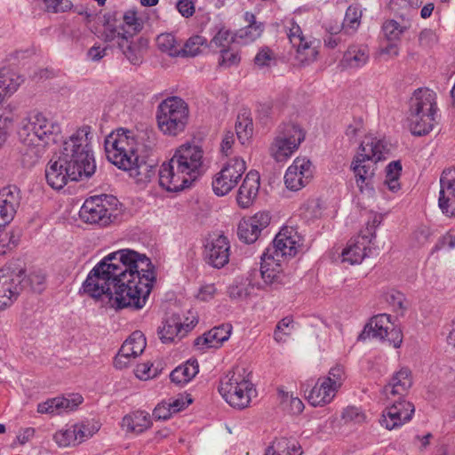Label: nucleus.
Wrapping results in <instances>:
<instances>
[{
  "label": "nucleus",
  "instance_id": "nucleus-1",
  "mask_svg": "<svg viewBox=\"0 0 455 455\" xmlns=\"http://www.w3.org/2000/svg\"><path fill=\"white\" fill-rule=\"evenodd\" d=\"M156 280L151 260L133 250L105 256L88 274L81 291L93 299H106L116 308H142Z\"/></svg>",
  "mask_w": 455,
  "mask_h": 455
},
{
  "label": "nucleus",
  "instance_id": "nucleus-2",
  "mask_svg": "<svg viewBox=\"0 0 455 455\" xmlns=\"http://www.w3.org/2000/svg\"><path fill=\"white\" fill-rule=\"evenodd\" d=\"M92 128L84 125L77 129L48 162L45 178L53 189L63 188L68 181L91 178L96 171V164L91 147Z\"/></svg>",
  "mask_w": 455,
  "mask_h": 455
},
{
  "label": "nucleus",
  "instance_id": "nucleus-3",
  "mask_svg": "<svg viewBox=\"0 0 455 455\" xmlns=\"http://www.w3.org/2000/svg\"><path fill=\"white\" fill-rule=\"evenodd\" d=\"M61 133L58 122L47 118L43 113L33 111L24 117L18 131L21 143V162L30 168L39 163L50 144L56 143Z\"/></svg>",
  "mask_w": 455,
  "mask_h": 455
},
{
  "label": "nucleus",
  "instance_id": "nucleus-4",
  "mask_svg": "<svg viewBox=\"0 0 455 455\" xmlns=\"http://www.w3.org/2000/svg\"><path fill=\"white\" fill-rule=\"evenodd\" d=\"M389 150L388 144L376 137L367 136L361 142L350 165L355 184L361 192L373 191L375 164L385 159Z\"/></svg>",
  "mask_w": 455,
  "mask_h": 455
},
{
  "label": "nucleus",
  "instance_id": "nucleus-5",
  "mask_svg": "<svg viewBox=\"0 0 455 455\" xmlns=\"http://www.w3.org/2000/svg\"><path fill=\"white\" fill-rule=\"evenodd\" d=\"M436 94L430 89L416 90L410 100L409 126L411 133L422 136L429 133L435 121Z\"/></svg>",
  "mask_w": 455,
  "mask_h": 455
},
{
  "label": "nucleus",
  "instance_id": "nucleus-6",
  "mask_svg": "<svg viewBox=\"0 0 455 455\" xmlns=\"http://www.w3.org/2000/svg\"><path fill=\"white\" fill-rule=\"evenodd\" d=\"M250 374L244 367L236 366L220 380L219 392L230 406L244 409L249 405L255 393Z\"/></svg>",
  "mask_w": 455,
  "mask_h": 455
},
{
  "label": "nucleus",
  "instance_id": "nucleus-7",
  "mask_svg": "<svg viewBox=\"0 0 455 455\" xmlns=\"http://www.w3.org/2000/svg\"><path fill=\"white\" fill-rule=\"evenodd\" d=\"M188 104L180 97H168L156 109V121L159 130L168 136H177L183 132L188 122Z\"/></svg>",
  "mask_w": 455,
  "mask_h": 455
},
{
  "label": "nucleus",
  "instance_id": "nucleus-8",
  "mask_svg": "<svg viewBox=\"0 0 455 455\" xmlns=\"http://www.w3.org/2000/svg\"><path fill=\"white\" fill-rule=\"evenodd\" d=\"M304 130L294 123L281 124L269 147L270 156L277 162L290 158L304 141Z\"/></svg>",
  "mask_w": 455,
  "mask_h": 455
},
{
  "label": "nucleus",
  "instance_id": "nucleus-9",
  "mask_svg": "<svg viewBox=\"0 0 455 455\" xmlns=\"http://www.w3.org/2000/svg\"><path fill=\"white\" fill-rule=\"evenodd\" d=\"M282 259L275 256L263 253L260 268L253 269L249 273L248 280L252 287L265 289L271 287L277 289L284 284L285 275L282 267Z\"/></svg>",
  "mask_w": 455,
  "mask_h": 455
},
{
  "label": "nucleus",
  "instance_id": "nucleus-10",
  "mask_svg": "<svg viewBox=\"0 0 455 455\" xmlns=\"http://www.w3.org/2000/svg\"><path fill=\"white\" fill-rule=\"evenodd\" d=\"M25 288V270L15 265L0 268V310L11 307Z\"/></svg>",
  "mask_w": 455,
  "mask_h": 455
},
{
  "label": "nucleus",
  "instance_id": "nucleus-11",
  "mask_svg": "<svg viewBox=\"0 0 455 455\" xmlns=\"http://www.w3.org/2000/svg\"><path fill=\"white\" fill-rule=\"evenodd\" d=\"M116 203L117 199L111 196H92L84 203L80 217L87 223L107 226L112 221V217L116 218L113 205Z\"/></svg>",
  "mask_w": 455,
  "mask_h": 455
},
{
  "label": "nucleus",
  "instance_id": "nucleus-12",
  "mask_svg": "<svg viewBox=\"0 0 455 455\" xmlns=\"http://www.w3.org/2000/svg\"><path fill=\"white\" fill-rule=\"evenodd\" d=\"M246 170L243 159L235 157L229 160L214 176L212 190L218 196L228 194L238 183Z\"/></svg>",
  "mask_w": 455,
  "mask_h": 455
},
{
  "label": "nucleus",
  "instance_id": "nucleus-13",
  "mask_svg": "<svg viewBox=\"0 0 455 455\" xmlns=\"http://www.w3.org/2000/svg\"><path fill=\"white\" fill-rule=\"evenodd\" d=\"M301 245L302 239L298 232L292 228L285 227L275 235L272 246L267 247L264 253L283 261L293 258Z\"/></svg>",
  "mask_w": 455,
  "mask_h": 455
},
{
  "label": "nucleus",
  "instance_id": "nucleus-14",
  "mask_svg": "<svg viewBox=\"0 0 455 455\" xmlns=\"http://www.w3.org/2000/svg\"><path fill=\"white\" fill-rule=\"evenodd\" d=\"M172 157L159 169V185L170 192H179L189 188L196 180L188 174Z\"/></svg>",
  "mask_w": 455,
  "mask_h": 455
},
{
  "label": "nucleus",
  "instance_id": "nucleus-15",
  "mask_svg": "<svg viewBox=\"0 0 455 455\" xmlns=\"http://www.w3.org/2000/svg\"><path fill=\"white\" fill-rule=\"evenodd\" d=\"M379 221L374 218L371 223H368L366 229L351 239L347 246L342 251V261L351 265L360 264L367 256V247L376 237L375 229Z\"/></svg>",
  "mask_w": 455,
  "mask_h": 455
},
{
  "label": "nucleus",
  "instance_id": "nucleus-16",
  "mask_svg": "<svg viewBox=\"0 0 455 455\" xmlns=\"http://www.w3.org/2000/svg\"><path fill=\"white\" fill-rule=\"evenodd\" d=\"M173 160L196 180L204 172V151L200 146L183 144L175 152Z\"/></svg>",
  "mask_w": 455,
  "mask_h": 455
},
{
  "label": "nucleus",
  "instance_id": "nucleus-17",
  "mask_svg": "<svg viewBox=\"0 0 455 455\" xmlns=\"http://www.w3.org/2000/svg\"><path fill=\"white\" fill-rule=\"evenodd\" d=\"M104 148L107 158H116L120 152L137 151L138 142L132 131L118 128L105 138Z\"/></svg>",
  "mask_w": 455,
  "mask_h": 455
},
{
  "label": "nucleus",
  "instance_id": "nucleus-18",
  "mask_svg": "<svg viewBox=\"0 0 455 455\" xmlns=\"http://www.w3.org/2000/svg\"><path fill=\"white\" fill-rule=\"evenodd\" d=\"M229 256L230 244L225 235H219L206 240L204 245V259L208 265L221 268L228 263Z\"/></svg>",
  "mask_w": 455,
  "mask_h": 455
},
{
  "label": "nucleus",
  "instance_id": "nucleus-19",
  "mask_svg": "<svg viewBox=\"0 0 455 455\" xmlns=\"http://www.w3.org/2000/svg\"><path fill=\"white\" fill-rule=\"evenodd\" d=\"M313 178L312 164L307 158L297 157L284 174V183L288 189L298 191Z\"/></svg>",
  "mask_w": 455,
  "mask_h": 455
},
{
  "label": "nucleus",
  "instance_id": "nucleus-20",
  "mask_svg": "<svg viewBox=\"0 0 455 455\" xmlns=\"http://www.w3.org/2000/svg\"><path fill=\"white\" fill-rule=\"evenodd\" d=\"M270 216L267 212H261L248 219L240 220L237 228L239 239L246 243H254L260 232L270 223Z\"/></svg>",
  "mask_w": 455,
  "mask_h": 455
},
{
  "label": "nucleus",
  "instance_id": "nucleus-21",
  "mask_svg": "<svg viewBox=\"0 0 455 455\" xmlns=\"http://www.w3.org/2000/svg\"><path fill=\"white\" fill-rule=\"evenodd\" d=\"M455 170L444 169L440 178V191L438 205L442 212L451 217L455 214V209L451 208L450 202L455 197Z\"/></svg>",
  "mask_w": 455,
  "mask_h": 455
},
{
  "label": "nucleus",
  "instance_id": "nucleus-22",
  "mask_svg": "<svg viewBox=\"0 0 455 455\" xmlns=\"http://www.w3.org/2000/svg\"><path fill=\"white\" fill-rule=\"evenodd\" d=\"M20 201V189L16 186H8L0 190V228L12 220Z\"/></svg>",
  "mask_w": 455,
  "mask_h": 455
},
{
  "label": "nucleus",
  "instance_id": "nucleus-23",
  "mask_svg": "<svg viewBox=\"0 0 455 455\" xmlns=\"http://www.w3.org/2000/svg\"><path fill=\"white\" fill-rule=\"evenodd\" d=\"M132 38V35H128L125 39L121 40L117 48L132 65L140 66L142 64L144 54L148 48V40L143 36L136 41Z\"/></svg>",
  "mask_w": 455,
  "mask_h": 455
},
{
  "label": "nucleus",
  "instance_id": "nucleus-24",
  "mask_svg": "<svg viewBox=\"0 0 455 455\" xmlns=\"http://www.w3.org/2000/svg\"><path fill=\"white\" fill-rule=\"evenodd\" d=\"M83 402V397L73 394L68 397H54L37 405V412L46 414H60L62 411L75 410Z\"/></svg>",
  "mask_w": 455,
  "mask_h": 455
},
{
  "label": "nucleus",
  "instance_id": "nucleus-25",
  "mask_svg": "<svg viewBox=\"0 0 455 455\" xmlns=\"http://www.w3.org/2000/svg\"><path fill=\"white\" fill-rule=\"evenodd\" d=\"M411 385V371L408 368H402L393 375L388 384L384 387L383 393L387 400L395 396L403 397Z\"/></svg>",
  "mask_w": 455,
  "mask_h": 455
},
{
  "label": "nucleus",
  "instance_id": "nucleus-26",
  "mask_svg": "<svg viewBox=\"0 0 455 455\" xmlns=\"http://www.w3.org/2000/svg\"><path fill=\"white\" fill-rule=\"evenodd\" d=\"M393 326L391 316L387 314H379L371 318L358 336V340H365L368 338L384 340L387 335V330Z\"/></svg>",
  "mask_w": 455,
  "mask_h": 455
},
{
  "label": "nucleus",
  "instance_id": "nucleus-27",
  "mask_svg": "<svg viewBox=\"0 0 455 455\" xmlns=\"http://www.w3.org/2000/svg\"><path fill=\"white\" fill-rule=\"evenodd\" d=\"M259 188V175L258 172L250 171L238 189L236 201L242 208H248L256 198Z\"/></svg>",
  "mask_w": 455,
  "mask_h": 455
},
{
  "label": "nucleus",
  "instance_id": "nucleus-28",
  "mask_svg": "<svg viewBox=\"0 0 455 455\" xmlns=\"http://www.w3.org/2000/svg\"><path fill=\"white\" fill-rule=\"evenodd\" d=\"M405 406V415H400L398 409L395 405L387 406L383 411L379 423L382 427L388 430L395 429L409 422L414 414L415 407L412 403H403Z\"/></svg>",
  "mask_w": 455,
  "mask_h": 455
},
{
  "label": "nucleus",
  "instance_id": "nucleus-29",
  "mask_svg": "<svg viewBox=\"0 0 455 455\" xmlns=\"http://www.w3.org/2000/svg\"><path fill=\"white\" fill-rule=\"evenodd\" d=\"M370 60V49L364 44H352L344 52L340 60L346 68H360L365 66Z\"/></svg>",
  "mask_w": 455,
  "mask_h": 455
},
{
  "label": "nucleus",
  "instance_id": "nucleus-30",
  "mask_svg": "<svg viewBox=\"0 0 455 455\" xmlns=\"http://www.w3.org/2000/svg\"><path fill=\"white\" fill-rule=\"evenodd\" d=\"M232 326L228 323L220 324L211 329L203 336L196 339L195 345L201 349L204 347H219L227 341L231 334Z\"/></svg>",
  "mask_w": 455,
  "mask_h": 455
},
{
  "label": "nucleus",
  "instance_id": "nucleus-31",
  "mask_svg": "<svg viewBox=\"0 0 455 455\" xmlns=\"http://www.w3.org/2000/svg\"><path fill=\"white\" fill-rule=\"evenodd\" d=\"M305 393L308 403L315 407L331 403L336 395L331 386H328L322 379H319L309 390H305Z\"/></svg>",
  "mask_w": 455,
  "mask_h": 455
},
{
  "label": "nucleus",
  "instance_id": "nucleus-32",
  "mask_svg": "<svg viewBox=\"0 0 455 455\" xmlns=\"http://www.w3.org/2000/svg\"><path fill=\"white\" fill-rule=\"evenodd\" d=\"M296 49V60L302 65L314 62L319 53L320 40L307 36L303 42L293 46Z\"/></svg>",
  "mask_w": 455,
  "mask_h": 455
},
{
  "label": "nucleus",
  "instance_id": "nucleus-33",
  "mask_svg": "<svg viewBox=\"0 0 455 455\" xmlns=\"http://www.w3.org/2000/svg\"><path fill=\"white\" fill-rule=\"evenodd\" d=\"M152 425L148 412L137 411L123 418L122 426L128 432L140 434L148 429Z\"/></svg>",
  "mask_w": 455,
  "mask_h": 455
},
{
  "label": "nucleus",
  "instance_id": "nucleus-34",
  "mask_svg": "<svg viewBox=\"0 0 455 455\" xmlns=\"http://www.w3.org/2000/svg\"><path fill=\"white\" fill-rule=\"evenodd\" d=\"M199 371L196 360H188L184 364L176 367L170 374L172 382L177 385L188 383Z\"/></svg>",
  "mask_w": 455,
  "mask_h": 455
},
{
  "label": "nucleus",
  "instance_id": "nucleus-35",
  "mask_svg": "<svg viewBox=\"0 0 455 455\" xmlns=\"http://www.w3.org/2000/svg\"><path fill=\"white\" fill-rule=\"evenodd\" d=\"M23 78L14 72L7 69H0V103L6 96L12 95L17 91Z\"/></svg>",
  "mask_w": 455,
  "mask_h": 455
},
{
  "label": "nucleus",
  "instance_id": "nucleus-36",
  "mask_svg": "<svg viewBox=\"0 0 455 455\" xmlns=\"http://www.w3.org/2000/svg\"><path fill=\"white\" fill-rule=\"evenodd\" d=\"M146 344L143 333L136 331L124 342L119 351L121 355L135 358L144 351Z\"/></svg>",
  "mask_w": 455,
  "mask_h": 455
},
{
  "label": "nucleus",
  "instance_id": "nucleus-37",
  "mask_svg": "<svg viewBox=\"0 0 455 455\" xmlns=\"http://www.w3.org/2000/svg\"><path fill=\"white\" fill-rule=\"evenodd\" d=\"M156 167L140 158L128 171L137 183L149 182L156 174Z\"/></svg>",
  "mask_w": 455,
  "mask_h": 455
},
{
  "label": "nucleus",
  "instance_id": "nucleus-38",
  "mask_svg": "<svg viewBox=\"0 0 455 455\" xmlns=\"http://www.w3.org/2000/svg\"><path fill=\"white\" fill-rule=\"evenodd\" d=\"M183 325L179 317H170L159 330L158 334L163 343L172 342L182 331Z\"/></svg>",
  "mask_w": 455,
  "mask_h": 455
},
{
  "label": "nucleus",
  "instance_id": "nucleus-39",
  "mask_svg": "<svg viewBox=\"0 0 455 455\" xmlns=\"http://www.w3.org/2000/svg\"><path fill=\"white\" fill-rule=\"evenodd\" d=\"M253 124L252 119L244 112L237 116L235 123V132L240 143L244 145L252 136Z\"/></svg>",
  "mask_w": 455,
  "mask_h": 455
},
{
  "label": "nucleus",
  "instance_id": "nucleus-40",
  "mask_svg": "<svg viewBox=\"0 0 455 455\" xmlns=\"http://www.w3.org/2000/svg\"><path fill=\"white\" fill-rule=\"evenodd\" d=\"M178 44V41L172 33H163L156 37L157 48L171 57L180 56Z\"/></svg>",
  "mask_w": 455,
  "mask_h": 455
},
{
  "label": "nucleus",
  "instance_id": "nucleus-41",
  "mask_svg": "<svg viewBox=\"0 0 455 455\" xmlns=\"http://www.w3.org/2000/svg\"><path fill=\"white\" fill-rule=\"evenodd\" d=\"M408 28L409 26L405 23L401 24L395 20H387L382 25V31L387 41L397 42Z\"/></svg>",
  "mask_w": 455,
  "mask_h": 455
},
{
  "label": "nucleus",
  "instance_id": "nucleus-42",
  "mask_svg": "<svg viewBox=\"0 0 455 455\" xmlns=\"http://www.w3.org/2000/svg\"><path fill=\"white\" fill-rule=\"evenodd\" d=\"M265 29L264 23L257 25H247L246 27L239 29L235 36L240 39L243 44H250L259 38Z\"/></svg>",
  "mask_w": 455,
  "mask_h": 455
},
{
  "label": "nucleus",
  "instance_id": "nucleus-43",
  "mask_svg": "<svg viewBox=\"0 0 455 455\" xmlns=\"http://www.w3.org/2000/svg\"><path fill=\"white\" fill-rule=\"evenodd\" d=\"M206 44V39L199 35L189 37L184 44L183 48L180 49V56L195 57L201 52V47Z\"/></svg>",
  "mask_w": 455,
  "mask_h": 455
},
{
  "label": "nucleus",
  "instance_id": "nucleus-44",
  "mask_svg": "<svg viewBox=\"0 0 455 455\" xmlns=\"http://www.w3.org/2000/svg\"><path fill=\"white\" fill-rule=\"evenodd\" d=\"M361 17V10L355 5H349L345 13L342 28L346 30L355 31L360 25Z\"/></svg>",
  "mask_w": 455,
  "mask_h": 455
},
{
  "label": "nucleus",
  "instance_id": "nucleus-45",
  "mask_svg": "<svg viewBox=\"0 0 455 455\" xmlns=\"http://www.w3.org/2000/svg\"><path fill=\"white\" fill-rule=\"evenodd\" d=\"M241 61L239 52L232 48H224L220 51L218 65L221 68L236 67Z\"/></svg>",
  "mask_w": 455,
  "mask_h": 455
},
{
  "label": "nucleus",
  "instance_id": "nucleus-46",
  "mask_svg": "<svg viewBox=\"0 0 455 455\" xmlns=\"http://www.w3.org/2000/svg\"><path fill=\"white\" fill-rule=\"evenodd\" d=\"M77 430L72 429V426L66 427L57 431L53 439L60 447H68L76 444V432Z\"/></svg>",
  "mask_w": 455,
  "mask_h": 455
},
{
  "label": "nucleus",
  "instance_id": "nucleus-47",
  "mask_svg": "<svg viewBox=\"0 0 455 455\" xmlns=\"http://www.w3.org/2000/svg\"><path fill=\"white\" fill-rule=\"evenodd\" d=\"M116 157V158H108V160L119 169L126 172H128L140 158L137 151L133 153L120 152V155L118 154Z\"/></svg>",
  "mask_w": 455,
  "mask_h": 455
},
{
  "label": "nucleus",
  "instance_id": "nucleus-48",
  "mask_svg": "<svg viewBox=\"0 0 455 455\" xmlns=\"http://www.w3.org/2000/svg\"><path fill=\"white\" fill-rule=\"evenodd\" d=\"M328 386H331L334 392L342 386L345 380V371L342 366L337 365L332 367L328 373V376L322 379Z\"/></svg>",
  "mask_w": 455,
  "mask_h": 455
},
{
  "label": "nucleus",
  "instance_id": "nucleus-49",
  "mask_svg": "<svg viewBox=\"0 0 455 455\" xmlns=\"http://www.w3.org/2000/svg\"><path fill=\"white\" fill-rule=\"evenodd\" d=\"M20 233L8 231L0 233V254L6 253L15 248L20 241Z\"/></svg>",
  "mask_w": 455,
  "mask_h": 455
},
{
  "label": "nucleus",
  "instance_id": "nucleus-50",
  "mask_svg": "<svg viewBox=\"0 0 455 455\" xmlns=\"http://www.w3.org/2000/svg\"><path fill=\"white\" fill-rule=\"evenodd\" d=\"M248 283L245 282L235 280L228 288L230 298L236 299H243L247 298L251 293V288H253L250 281L247 279Z\"/></svg>",
  "mask_w": 455,
  "mask_h": 455
},
{
  "label": "nucleus",
  "instance_id": "nucleus-51",
  "mask_svg": "<svg viewBox=\"0 0 455 455\" xmlns=\"http://www.w3.org/2000/svg\"><path fill=\"white\" fill-rule=\"evenodd\" d=\"M127 36L128 31L120 32L116 27L109 23L105 25L101 34V37L106 43H116L117 47L121 40L125 39Z\"/></svg>",
  "mask_w": 455,
  "mask_h": 455
},
{
  "label": "nucleus",
  "instance_id": "nucleus-52",
  "mask_svg": "<svg viewBox=\"0 0 455 455\" xmlns=\"http://www.w3.org/2000/svg\"><path fill=\"white\" fill-rule=\"evenodd\" d=\"M341 418L345 423L360 424L365 420L366 416L360 408L355 406H347L342 411Z\"/></svg>",
  "mask_w": 455,
  "mask_h": 455
},
{
  "label": "nucleus",
  "instance_id": "nucleus-53",
  "mask_svg": "<svg viewBox=\"0 0 455 455\" xmlns=\"http://www.w3.org/2000/svg\"><path fill=\"white\" fill-rule=\"evenodd\" d=\"M292 323L293 321L290 317H284L278 322L274 332V339L276 342L280 343L285 341V337L291 334Z\"/></svg>",
  "mask_w": 455,
  "mask_h": 455
},
{
  "label": "nucleus",
  "instance_id": "nucleus-54",
  "mask_svg": "<svg viewBox=\"0 0 455 455\" xmlns=\"http://www.w3.org/2000/svg\"><path fill=\"white\" fill-rule=\"evenodd\" d=\"M124 22L132 33L128 32V35H134L143 28L142 20L137 17V12L134 10H129L124 14Z\"/></svg>",
  "mask_w": 455,
  "mask_h": 455
},
{
  "label": "nucleus",
  "instance_id": "nucleus-55",
  "mask_svg": "<svg viewBox=\"0 0 455 455\" xmlns=\"http://www.w3.org/2000/svg\"><path fill=\"white\" fill-rule=\"evenodd\" d=\"M42 2L45 11L52 13L64 12L72 7L69 0H42Z\"/></svg>",
  "mask_w": 455,
  "mask_h": 455
},
{
  "label": "nucleus",
  "instance_id": "nucleus-56",
  "mask_svg": "<svg viewBox=\"0 0 455 455\" xmlns=\"http://www.w3.org/2000/svg\"><path fill=\"white\" fill-rule=\"evenodd\" d=\"M45 276L41 272H33L28 278L25 277V287L29 284L30 289L36 292H41L44 289Z\"/></svg>",
  "mask_w": 455,
  "mask_h": 455
},
{
  "label": "nucleus",
  "instance_id": "nucleus-57",
  "mask_svg": "<svg viewBox=\"0 0 455 455\" xmlns=\"http://www.w3.org/2000/svg\"><path fill=\"white\" fill-rule=\"evenodd\" d=\"M234 37L231 35L230 30L224 28H220L218 33L212 39V44L217 47L225 48L231 42H234Z\"/></svg>",
  "mask_w": 455,
  "mask_h": 455
},
{
  "label": "nucleus",
  "instance_id": "nucleus-58",
  "mask_svg": "<svg viewBox=\"0 0 455 455\" xmlns=\"http://www.w3.org/2000/svg\"><path fill=\"white\" fill-rule=\"evenodd\" d=\"M387 301L393 307L395 311H403L406 308L404 306L405 297L398 291H392L387 293Z\"/></svg>",
  "mask_w": 455,
  "mask_h": 455
},
{
  "label": "nucleus",
  "instance_id": "nucleus-59",
  "mask_svg": "<svg viewBox=\"0 0 455 455\" xmlns=\"http://www.w3.org/2000/svg\"><path fill=\"white\" fill-rule=\"evenodd\" d=\"M287 36L291 45L294 46L299 44L300 42H303V40L307 36H305L302 32L301 28L295 21L292 20L287 32Z\"/></svg>",
  "mask_w": 455,
  "mask_h": 455
},
{
  "label": "nucleus",
  "instance_id": "nucleus-60",
  "mask_svg": "<svg viewBox=\"0 0 455 455\" xmlns=\"http://www.w3.org/2000/svg\"><path fill=\"white\" fill-rule=\"evenodd\" d=\"M192 402L193 400L188 395L186 396L180 395L177 398L170 399L169 403H167L169 404L170 408H172V411L175 413L186 408Z\"/></svg>",
  "mask_w": 455,
  "mask_h": 455
},
{
  "label": "nucleus",
  "instance_id": "nucleus-61",
  "mask_svg": "<svg viewBox=\"0 0 455 455\" xmlns=\"http://www.w3.org/2000/svg\"><path fill=\"white\" fill-rule=\"evenodd\" d=\"M437 42V36L432 29H423L419 36V45L424 48H430Z\"/></svg>",
  "mask_w": 455,
  "mask_h": 455
},
{
  "label": "nucleus",
  "instance_id": "nucleus-62",
  "mask_svg": "<svg viewBox=\"0 0 455 455\" xmlns=\"http://www.w3.org/2000/svg\"><path fill=\"white\" fill-rule=\"evenodd\" d=\"M176 9L184 18H190L196 12L195 3L192 0H179Z\"/></svg>",
  "mask_w": 455,
  "mask_h": 455
},
{
  "label": "nucleus",
  "instance_id": "nucleus-63",
  "mask_svg": "<svg viewBox=\"0 0 455 455\" xmlns=\"http://www.w3.org/2000/svg\"><path fill=\"white\" fill-rule=\"evenodd\" d=\"M384 340H387L395 348L400 347L403 342L402 331L399 328L395 327V325L393 324V326H391L390 329L387 330V335H386Z\"/></svg>",
  "mask_w": 455,
  "mask_h": 455
},
{
  "label": "nucleus",
  "instance_id": "nucleus-64",
  "mask_svg": "<svg viewBox=\"0 0 455 455\" xmlns=\"http://www.w3.org/2000/svg\"><path fill=\"white\" fill-rule=\"evenodd\" d=\"M273 59L272 51L266 47L262 48L255 56L254 63L259 67H266L268 66L270 61Z\"/></svg>",
  "mask_w": 455,
  "mask_h": 455
}]
</instances>
